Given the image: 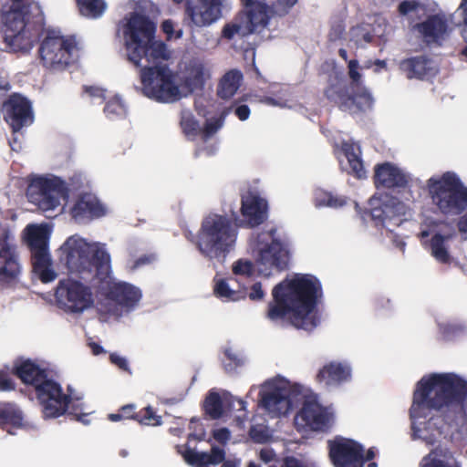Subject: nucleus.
Returning <instances> with one entry per match:
<instances>
[{"label":"nucleus","mask_w":467,"mask_h":467,"mask_svg":"<svg viewBox=\"0 0 467 467\" xmlns=\"http://www.w3.org/2000/svg\"><path fill=\"white\" fill-rule=\"evenodd\" d=\"M273 301L269 302L266 317L271 321L288 317L292 326L312 331L320 322L317 309L322 296L320 281L311 275H296L285 278L272 290Z\"/></svg>","instance_id":"1"},{"label":"nucleus","mask_w":467,"mask_h":467,"mask_svg":"<svg viewBox=\"0 0 467 467\" xmlns=\"http://www.w3.org/2000/svg\"><path fill=\"white\" fill-rule=\"evenodd\" d=\"M4 42L14 51L27 52L45 29V16L36 0H10L0 9Z\"/></svg>","instance_id":"2"},{"label":"nucleus","mask_w":467,"mask_h":467,"mask_svg":"<svg viewBox=\"0 0 467 467\" xmlns=\"http://www.w3.org/2000/svg\"><path fill=\"white\" fill-rule=\"evenodd\" d=\"M155 31V24L143 15L133 14L128 21L124 29L125 45L128 58L136 67L143 57L149 63L170 58L166 44L154 40Z\"/></svg>","instance_id":"3"},{"label":"nucleus","mask_w":467,"mask_h":467,"mask_svg":"<svg viewBox=\"0 0 467 467\" xmlns=\"http://www.w3.org/2000/svg\"><path fill=\"white\" fill-rule=\"evenodd\" d=\"M237 234L232 218L212 213L202 220L194 244L204 257L223 262L234 248Z\"/></svg>","instance_id":"4"},{"label":"nucleus","mask_w":467,"mask_h":467,"mask_svg":"<svg viewBox=\"0 0 467 467\" xmlns=\"http://www.w3.org/2000/svg\"><path fill=\"white\" fill-rule=\"evenodd\" d=\"M59 261L71 273H92L105 280L110 272V256L104 250L76 235L68 237L59 249Z\"/></svg>","instance_id":"5"},{"label":"nucleus","mask_w":467,"mask_h":467,"mask_svg":"<svg viewBox=\"0 0 467 467\" xmlns=\"http://www.w3.org/2000/svg\"><path fill=\"white\" fill-rule=\"evenodd\" d=\"M432 203L444 215H459L467 208V187L453 171H446L427 181Z\"/></svg>","instance_id":"6"},{"label":"nucleus","mask_w":467,"mask_h":467,"mask_svg":"<svg viewBox=\"0 0 467 467\" xmlns=\"http://www.w3.org/2000/svg\"><path fill=\"white\" fill-rule=\"evenodd\" d=\"M348 67L351 88L356 89L354 93L349 94L347 88L333 84L325 89V96L343 111L350 113L365 111L372 107L373 98L368 90L360 84L361 74L358 70V61L357 59L349 60Z\"/></svg>","instance_id":"7"},{"label":"nucleus","mask_w":467,"mask_h":467,"mask_svg":"<svg viewBox=\"0 0 467 467\" xmlns=\"http://www.w3.org/2000/svg\"><path fill=\"white\" fill-rule=\"evenodd\" d=\"M143 93L158 102L171 103L181 99L175 75L167 65L144 67L140 70Z\"/></svg>","instance_id":"8"},{"label":"nucleus","mask_w":467,"mask_h":467,"mask_svg":"<svg viewBox=\"0 0 467 467\" xmlns=\"http://www.w3.org/2000/svg\"><path fill=\"white\" fill-rule=\"evenodd\" d=\"M289 239L276 227L264 230L257 234L256 250L258 264L279 271L287 269L290 260Z\"/></svg>","instance_id":"9"},{"label":"nucleus","mask_w":467,"mask_h":467,"mask_svg":"<svg viewBox=\"0 0 467 467\" xmlns=\"http://www.w3.org/2000/svg\"><path fill=\"white\" fill-rule=\"evenodd\" d=\"M44 37L39 48L38 56L42 65L50 69H63L68 66L72 59V52L77 47L73 37H64L54 30L45 27L43 34L33 44L32 47Z\"/></svg>","instance_id":"10"},{"label":"nucleus","mask_w":467,"mask_h":467,"mask_svg":"<svg viewBox=\"0 0 467 467\" xmlns=\"http://www.w3.org/2000/svg\"><path fill=\"white\" fill-rule=\"evenodd\" d=\"M49 231L46 225H28L26 243L31 252L33 271L43 283L56 279L57 273L51 268L52 262L48 251Z\"/></svg>","instance_id":"11"},{"label":"nucleus","mask_w":467,"mask_h":467,"mask_svg":"<svg viewBox=\"0 0 467 467\" xmlns=\"http://www.w3.org/2000/svg\"><path fill=\"white\" fill-rule=\"evenodd\" d=\"M244 7L246 25L243 26L237 23L226 24L222 30V36L233 40L235 36L241 38L254 33H261L269 25L270 19L275 17L271 12V5L258 0H240Z\"/></svg>","instance_id":"12"},{"label":"nucleus","mask_w":467,"mask_h":467,"mask_svg":"<svg viewBox=\"0 0 467 467\" xmlns=\"http://www.w3.org/2000/svg\"><path fill=\"white\" fill-rule=\"evenodd\" d=\"M67 194L65 182L56 176L34 177L26 189L28 201L44 212L56 209L60 204V199L67 197Z\"/></svg>","instance_id":"13"},{"label":"nucleus","mask_w":467,"mask_h":467,"mask_svg":"<svg viewBox=\"0 0 467 467\" xmlns=\"http://www.w3.org/2000/svg\"><path fill=\"white\" fill-rule=\"evenodd\" d=\"M55 298L58 307L68 313H82L94 303L91 288L72 278L58 282Z\"/></svg>","instance_id":"14"},{"label":"nucleus","mask_w":467,"mask_h":467,"mask_svg":"<svg viewBox=\"0 0 467 467\" xmlns=\"http://www.w3.org/2000/svg\"><path fill=\"white\" fill-rule=\"evenodd\" d=\"M368 213L376 227L398 226L406 215L408 207L397 197L389 193L374 195L368 202Z\"/></svg>","instance_id":"15"},{"label":"nucleus","mask_w":467,"mask_h":467,"mask_svg":"<svg viewBox=\"0 0 467 467\" xmlns=\"http://www.w3.org/2000/svg\"><path fill=\"white\" fill-rule=\"evenodd\" d=\"M35 393L45 419L64 415L72 400L71 393H64L61 385L49 377L36 386Z\"/></svg>","instance_id":"16"},{"label":"nucleus","mask_w":467,"mask_h":467,"mask_svg":"<svg viewBox=\"0 0 467 467\" xmlns=\"http://www.w3.org/2000/svg\"><path fill=\"white\" fill-rule=\"evenodd\" d=\"M9 88L8 82L0 85V105L3 106L5 120L10 125L13 131L16 132L32 123L33 112L30 102L19 94L15 93L6 100H3Z\"/></svg>","instance_id":"17"},{"label":"nucleus","mask_w":467,"mask_h":467,"mask_svg":"<svg viewBox=\"0 0 467 467\" xmlns=\"http://www.w3.org/2000/svg\"><path fill=\"white\" fill-rule=\"evenodd\" d=\"M328 455L335 467H363L362 445L351 439L336 436L327 441Z\"/></svg>","instance_id":"18"},{"label":"nucleus","mask_w":467,"mask_h":467,"mask_svg":"<svg viewBox=\"0 0 467 467\" xmlns=\"http://www.w3.org/2000/svg\"><path fill=\"white\" fill-rule=\"evenodd\" d=\"M222 0H186L185 14L196 26H209L222 16Z\"/></svg>","instance_id":"19"},{"label":"nucleus","mask_w":467,"mask_h":467,"mask_svg":"<svg viewBox=\"0 0 467 467\" xmlns=\"http://www.w3.org/2000/svg\"><path fill=\"white\" fill-rule=\"evenodd\" d=\"M333 415L316 400H306L296 416V421L315 431H326L332 424Z\"/></svg>","instance_id":"20"},{"label":"nucleus","mask_w":467,"mask_h":467,"mask_svg":"<svg viewBox=\"0 0 467 467\" xmlns=\"http://www.w3.org/2000/svg\"><path fill=\"white\" fill-rule=\"evenodd\" d=\"M242 225L254 228L268 217V203L258 193L248 191L241 197Z\"/></svg>","instance_id":"21"},{"label":"nucleus","mask_w":467,"mask_h":467,"mask_svg":"<svg viewBox=\"0 0 467 467\" xmlns=\"http://www.w3.org/2000/svg\"><path fill=\"white\" fill-rule=\"evenodd\" d=\"M410 181L408 174L390 162L375 166L373 182L377 189H405L409 186Z\"/></svg>","instance_id":"22"},{"label":"nucleus","mask_w":467,"mask_h":467,"mask_svg":"<svg viewBox=\"0 0 467 467\" xmlns=\"http://www.w3.org/2000/svg\"><path fill=\"white\" fill-rule=\"evenodd\" d=\"M260 406L272 418L286 415L292 408L289 390L285 388H274L260 393Z\"/></svg>","instance_id":"23"},{"label":"nucleus","mask_w":467,"mask_h":467,"mask_svg":"<svg viewBox=\"0 0 467 467\" xmlns=\"http://www.w3.org/2000/svg\"><path fill=\"white\" fill-rule=\"evenodd\" d=\"M399 68L409 79H425L434 77L438 73L434 61L426 55L402 59L399 64Z\"/></svg>","instance_id":"24"},{"label":"nucleus","mask_w":467,"mask_h":467,"mask_svg":"<svg viewBox=\"0 0 467 467\" xmlns=\"http://www.w3.org/2000/svg\"><path fill=\"white\" fill-rule=\"evenodd\" d=\"M177 451L192 467L216 466L223 462L225 458V451L218 446H212L209 452L197 451L188 446L182 451V446H177Z\"/></svg>","instance_id":"25"},{"label":"nucleus","mask_w":467,"mask_h":467,"mask_svg":"<svg viewBox=\"0 0 467 467\" xmlns=\"http://www.w3.org/2000/svg\"><path fill=\"white\" fill-rule=\"evenodd\" d=\"M351 378V368L348 365L331 361L319 369L316 376V380L326 388L337 387L349 380Z\"/></svg>","instance_id":"26"},{"label":"nucleus","mask_w":467,"mask_h":467,"mask_svg":"<svg viewBox=\"0 0 467 467\" xmlns=\"http://www.w3.org/2000/svg\"><path fill=\"white\" fill-rule=\"evenodd\" d=\"M70 213L76 221H82L103 216L105 209L95 196L83 193L77 199Z\"/></svg>","instance_id":"27"},{"label":"nucleus","mask_w":467,"mask_h":467,"mask_svg":"<svg viewBox=\"0 0 467 467\" xmlns=\"http://www.w3.org/2000/svg\"><path fill=\"white\" fill-rule=\"evenodd\" d=\"M12 373L20 379L23 383L32 386L34 389L48 377V370L41 368L31 359L16 362Z\"/></svg>","instance_id":"28"},{"label":"nucleus","mask_w":467,"mask_h":467,"mask_svg":"<svg viewBox=\"0 0 467 467\" xmlns=\"http://www.w3.org/2000/svg\"><path fill=\"white\" fill-rule=\"evenodd\" d=\"M108 297L126 307L135 306L141 297L139 288L128 283H114L109 286Z\"/></svg>","instance_id":"29"},{"label":"nucleus","mask_w":467,"mask_h":467,"mask_svg":"<svg viewBox=\"0 0 467 467\" xmlns=\"http://www.w3.org/2000/svg\"><path fill=\"white\" fill-rule=\"evenodd\" d=\"M416 27L427 43H440L447 33L448 24L443 17L432 15L425 21L417 24Z\"/></svg>","instance_id":"30"},{"label":"nucleus","mask_w":467,"mask_h":467,"mask_svg":"<svg viewBox=\"0 0 467 467\" xmlns=\"http://www.w3.org/2000/svg\"><path fill=\"white\" fill-rule=\"evenodd\" d=\"M20 265L14 249L5 239H0V278L15 279Z\"/></svg>","instance_id":"31"},{"label":"nucleus","mask_w":467,"mask_h":467,"mask_svg":"<svg viewBox=\"0 0 467 467\" xmlns=\"http://www.w3.org/2000/svg\"><path fill=\"white\" fill-rule=\"evenodd\" d=\"M243 78V73L239 69L227 71L218 83L217 96L222 99H231L240 88Z\"/></svg>","instance_id":"32"},{"label":"nucleus","mask_w":467,"mask_h":467,"mask_svg":"<svg viewBox=\"0 0 467 467\" xmlns=\"http://www.w3.org/2000/svg\"><path fill=\"white\" fill-rule=\"evenodd\" d=\"M23 425V412L15 402H0V428H19Z\"/></svg>","instance_id":"33"},{"label":"nucleus","mask_w":467,"mask_h":467,"mask_svg":"<svg viewBox=\"0 0 467 467\" xmlns=\"http://www.w3.org/2000/svg\"><path fill=\"white\" fill-rule=\"evenodd\" d=\"M344 155L346 156L349 171L348 173L356 177L357 179H363L366 177V171L363 165V161L357 151H359L354 144L345 143L342 147Z\"/></svg>","instance_id":"34"},{"label":"nucleus","mask_w":467,"mask_h":467,"mask_svg":"<svg viewBox=\"0 0 467 467\" xmlns=\"http://www.w3.org/2000/svg\"><path fill=\"white\" fill-rule=\"evenodd\" d=\"M79 13L92 19L99 18L107 8L104 0H76Z\"/></svg>","instance_id":"35"},{"label":"nucleus","mask_w":467,"mask_h":467,"mask_svg":"<svg viewBox=\"0 0 467 467\" xmlns=\"http://www.w3.org/2000/svg\"><path fill=\"white\" fill-rule=\"evenodd\" d=\"M449 238V235L445 236L441 234H435L431 239V255L441 264H449L451 261V255L445 245V242Z\"/></svg>","instance_id":"36"},{"label":"nucleus","mask_w":467,"mask_h":467,"mask_svg":"<svg viewBox=\"0 0 467 467\" xmlns=\"http://www.w3.org/2000/svg\"><path fill=\"white\" fill-rule=\"evenodd\" d=\"M203 408L205 412L213 419H219L222 417L223 400L218 392L211 390L204 400Z\"/></svg>","instance_id":"37"},{"label":"nucleus","mask_w":467,"mask_h":467,"mask_svg":"<svg viewBox=\"0 0 467 467\" xmlns=\"http://www.w3.org/2000/svg\"><path fill=\"white\" fill-rule=\"evenodd\" d=\"M104 113L109 119H120L126 117L127 109L122 100L119 97H114L107 101Z\"/></svg>","instance_id":"38"},{"label":"nucleus","mask_w":467,"mask_h":467,"mask_svg":"<svg viewBox=\"0 0 467 467\" xmlns=\"http://www.w3.org/2000/svg\"><path fill=\"white\" fill-rule=\"evenodd\" d=\"M213 293L217 297L225 298L232 301L239 299L238 292L230 288L228 283L224 279L216 281L213 288Z\"/></svg>","instance_id":"39"},{"label":"nucleus","mask_w":467,"mask_h":467,"mask_svg":"<svg viewBox=\"0 0 467 467\" xmlns=\"http://www.w3.org/2000/svg\"><path fill=\"white\" fill-rule=\"evenodd\" d=\"M137 421L147 426H159L161 423V417L157 415L150 406H148L138 411Z\"/></svg>","instance_id":"40"},{"label":"nucleus","mask_w":467,"mask_h":467,"mask_svg":"<svg viewBox=\"0 0 467 467\" xmlns=\"http://www.w3.org/2000/svg\"><path fill=\"white\" fill-rule=\"evenodd\" d=\"M297 3L298 0H275L271 4L272 15L277 17H285Z\"/></svg>","instance_id":"41"},{"label":"nucleus","mask_w":467,"mask_h":467,"mask_svg":"<svg viewBox=\"0 0 467 467\" xmlns=\"http://www.w3.org/2000/svg\"><path fill=\"white\" fill-rule=\"evenodd\" d=\"M223 116L207 120L202 130V139L207 140L213 134H215L223 127Z\"/></svg>","instance_id":"42"},{"label":"nucleus","mask_w":467,"mask_h":467,"mask_svg":"<svg viewBox=\"0 0 467 467\" xmlns=\"http://www.w3.org/2000/svg\"><path fill=\"white\" fill-rule=\"evenodd\" d=\"M181 127L186 136L195 137L199 131V123L192 115L182 116Z\"/></svg>","instance_id":"43"},{"label":"nucleus","mask_w":467,"mask_h":467,"mask_svg":"<svg viewBox=\"0 0 467 467\" xmlns=\"http://www.w3.org/2000/svg\"><path fill=\"white\" fill-rule=\"evenodd\" d=\"M319 205L337 208L341 207L346 203V201L342 198L332 195L329 192H321L317 198Z\"/></svg>","instance_id":"44"},{"label":"nucleus","mask_w":467,"mask_h":467,"mask_svg":"<svg viewBox=\"0 0 467 467\" xmlns=\"http://www.w3.org/2000/svg\"><path fill=\"white\" fill-rule=\"evenodd\" d=\"M254 265L249 260L240 259L236 261L233 265V273L234 275H242L250 276L253 275Z\"/></svg>","instance_id":"45"},{"label":"nucleus","mask_w":467,"mask_h":467,"mask_svg":"<svg viewBox=\"0 0 467 467\" xmlns=\"http://www.w3.org/2000/svg\"><path fill=\"white\" fill-rule=\"evenodd\" d=\"M224 355L223 367L226 371L231 372L242 365V359L230 349L225 350Z\"/></svg>","instance_id":"46"},{"label":"nucleus","mask_w":467,"mask_h":467,"mask_svg":"<svg viewBox=\"0 0 467 467\" xmlns=\"http://www.w3.org/2000/svg\"><path fill=\"white\" fill-rule=\"evenodd\" d=\"M16 389V383L11 374L5 370H0V391H12Z\"/></svg>","instance_id":"47"},{"label":"nucleus","mask_w":467,"mask_h":467,"mask_svg":"<svg viewBox=\"0 0 467 467\" xmlns=\"http://www.w3.org/2000/svg\"><path fill=\"white\" fill-rule=\"evenodd\" d=\"M425 462L420 465V467H461L460 463L457 462H453L450 463L437 457H429L425 458Z\"/></svg>","instance_id":"48"},{"label":"nucleus","mask_w":467,"mask_h":467,"mask_svg":"<svg viewBox=\"0 0 467 467\" xmlns=\"http://www.w3.org/2000/svg\"><path fill=\"white\" fill-rule=\"evenodd\" d=\"M82 403L80 402V400L78 398L74 399L72 397L71 402L69 403L68 409V414L73 415L76 417L77 420H82L83 417H87V413L82 412Z\"/></svg>","instance_id":"49"},{"label":"nucleus","mask_w":467,"mask_h":467,"mask_svg":"<svg viewBox=\"0 0 467 467\" xmlns=\"http://www.w3.org/2000/svg\"><path fill=\"white\" fill-rule=\"evenodd\" d=\"M154 260H155L154 254H143L132 262V265H130V269L136 270L141 266H144L146 265H150V264L153 263Z\"/></svg>","instance_id":"50"},{"label":"nucleus","mask_w":467,"mask_h":467,"mask_svg":"<svg viewBox=\"0 0 467 467\" xmlns=\"http://www.w3.org/2000/svg\"><path fill=\"white\" fill-rule=\"evenodd\" d=\"M83 90L86 94H88L90 98L100 99L101 100L105 99V92L106 90L96 86H84Z\"/></svg>","instance_id":"51"},{"label":"nucleus","mask_w":467,"mask_h":467,"mask_svg":"<svg viewBox=\"0 0 467 467\" xmlns=\"http://www.w3.org/2000/svg\"><path fill=\"white\" fill-rule=\"evenodd\" d=\"M213 437L218 442H220L222 444H226L227 441L230 440L231 433L227 428H220V429L213 431Z\"/></svg>","instance_id":"52"},{"label":"nucleus","mask_w":467,"mask_h":467,"mask_svg":"<svg viewBox=\"0 0 467 467\" xmlns=\"http://www.w3.org/2000/svg\"><path fill=\"white\" fill-rule=\"evenodd\" d=\"M265 297V292L262 288V285L260 282L254 283L251 286V290L249 293V298L253 301H259Z\"/></svg>","instance_id":"53"},{"label":"nucleus","mask_w":467,"mask_h":467,"mask_svg":"<svg viewBox=\"0 0 467 467\" xmlns=\"http://www.w3.org/2000/svg\"><path fill=\"white\" fill-rule=\"evenodd\" d=\"M109 360L112 364L116 365L121 370L129 371L128 361L125 358H122L116 353H111L109 355Z\"/></svg>","instance_id":"54"},{"label":"nucleus","mask_w":467,"mask_h":467,"mask_svg":"<svg viewBox=\"0 0 467 467\" xmlns=\"http://www.w3.org/2000/svg\"><path fill=\"white\" fill-rule=\"evenodd\" d=\"M119 411L123 415V419H131L135 420L138 419V412L135 411V406L133 404L122 406Z\"/></svg>","instance_id":"55"},{"label":"nucleus","mask_w":467,"mask_h":467,"mask_svg":"<svg viewBox=\"0 0 467 467\" xmlns=\"http://www.w3.org/2000/svg\"><path fill=\"white\" fill-rule=\"evenodd\" d=\"M250 109L247 105H238L235 109H234V114L235 116L242 121H244L246 120L249 116H250Z\"/></svg>","instance_id":"56"},{"label":"nucleus","mask_w":467,"mask_h":467,"mask_svg":"<svg viewBox=\"0 0 467 467\" xmlns=\"http://www.w3.org/2000/svg\"><path fill=\"white\" fill-rule=\"evenodd\" d=\"M416 8L417 3L414 1H402L398 6V10L401 15H407Z\"/></svg>","instance_id":"57"},{"label":"nucleus","mask_w":467,"mask_h":467,"mask_svg":"<svg viewBox=\"0 0 467 467\" xmlns=\"http://www.w3.org/2000/svg\"><path fill=\"white\" fill-rule=\"evenodd\" d=\"M345 28L342 25L338 24L334 26H332L328 37L331 41H336L337 39H340L344 34Z\"/></svg>","instance_id":"58"},{"label":"nucleus","mask_w":467,"mask_h":467,"mask_svg":"<svg viewBox=\"0 0 467 467\" xmlns=\"http://www.w3.org/2000/svg\"><path fill=\"white\" fill-rule=\"evenodd\" d=\"M161 30L167 35V38L171 39L174 33L173 22L170 19L164 20L161 23Z\"/></svg>","instance_id":"59"},{"label":"nucleus","mask_w":467,"mask_h":467,"mask_svg":"<svg viewBox=\"0 0 467 467\" xmlns=\"http://www.w3.org/2000/svg\"><path fill=\"white\" fill-rule=\"evenodd\" d=\"M457 228L459 232L464 235V239L467 240V213L459 218Z\"/></svg>","instance_id":"60"},{"label":"nucleus","mask_w":467,"mask_h":467,"mask_svg":"<svg viewBox=\"0 0 467 467\" xmlns=\"http://www.w3.org/2000/svg\"><path fill=\"white\" fill-rule=\"evenodd\" d=\"M457 431L462 434L467 433V412L462 410V420L460 423H456Z\"/></svg>","instance_id":"61"},{"label":"nucleus","mask_w":467,"mask_h":467,"mask_svg":"<svg viewBox=\"0 0 467 467\" xmlns=\"http://www.w3.org/2000/svg\"><path fill=\"white\" fill-rule=\"evenodd\" d=\"M462 9V20H463V34L464 37L467 38V0H463L460 5Z\"/></svg>","instance_id":"62"},{"label":"nucleus","mask_w":467,"mask_h":467,"mask_svg":"<svg viewBox=\"0 0 467 467\" xmlns=\"http://www.w3.org/2000/svg\"><path fill=\"white\" fill-rule=\"evenodd\" d=\"M260 458L265 462H270L275 458V453L272 450H261Z\"/></svg>","instance_id":"63"},{"label":"nucleus","mask_w":467,"mask_h":467,"mask_svg":"<svg viewBox=\"0 0 467 467\" xmlns=\"http://www.w3.org/2000/svg\"><path fill=\"white\" fill-rule=\"evenodd\" d=\"M221 467H238L240 464V460H223L221 462Z\"/></svg>","instance_id":"64"}]
</instances>
